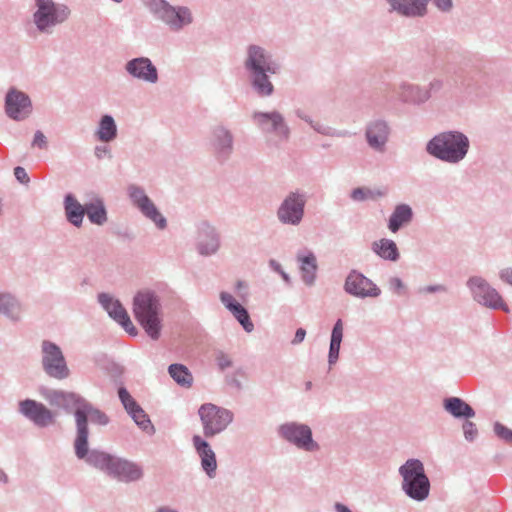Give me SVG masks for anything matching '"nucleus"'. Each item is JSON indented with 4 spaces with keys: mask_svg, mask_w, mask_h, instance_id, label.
Here are the masks:
<instances>
[{
    "mask_svg": "<svg viewBox=\"0 0 512 512\" xmlns=\"http://www.w3.org/2000/svg\"><path fill=\"white\" fill-rule=\"evenodd\" d=\"M469 141L459 132H446L435 136L427 145L433 156L451 163H456L467 154Z\"/></svg>",
    "mask_w": 512,
    "mask_h": 512,
    "instance_id": "nucleus-1",
    "label": "nucleus"
},
{
    "mask_svg": "<svg viewBox=\"0 0 512 512\" xmlns=\"http://www.w3.org/2000/svg\"><path fill=\"white\" fill-rule=\"evenodd\" d=\"M35 11L32 21L39 34L51 35L55 28L64 23L70 10L66 5L55 3L53 0H35Z\"/></svg>",
    "mask_w": 512,
    "mask_h": 512,
    "instance_id": "nucleus-2",
    "label": "nucleus"
},
{
    "mask_svg": "<svg viewBox=\"0 0 512 512\" xmlns=\"http://www.w3.org/2000/svg\"><path fill=\"white\" fill-rule=\"evenodd\" d=\"M134 315L146 333L154 340L160 336L159 303L149 291H141L134 298Z\"/></svg>",
    "mask_w": 512,
    "mask_h": 512,
    "instance_id": "nucleus-3",
    "label": "nucleus"
},
{
    "mask_svg": "<svg viewBox=\"0 0 512 512\" xmlns=\"http://www.w3.org/2000/svg\"><path fill=\"white\" fill-rule=\"evenodd\" d=\"M402 478V488L414 500L422 501L429 495L430 482L425 475L423 464L416 459L408 460L399 470Z\"/></svg>",
    "mask_w": 512,
    "mask_h": 512,
    "instance_id": "nucleus-4",
    "label": "nucleus"
},
{
    "mask_svg": "<svg viewBox=\"0 0 512 512\" xmlns=\"http://www.w3.org/2000/svg\"><path fill=\"white\" fill-rule=\"evenodd\" d=\"M40 363L43 372L52 379L65 380L71 374L62 348L51 340L40 342Z\"/></svg>",
    "mask_w": 512,
    "mask_h": 512,
    "instance_id": "nucleus-5",
    "label": "nucleus"
},
{
    "mask_svg": "<svg viewBox=\"0 0 512 512\" xmlns=\"http://www.w3.org/2000/svg\"><path fill=\"white\" fill-rule=\"evenodd\" d=\"M41 394L50 405L61 408L66 413H73L76 424L87 420L91 406L78 394L56 389H46Z\"/></svg>",
    "mask_w": 512,
    "mask_h": 512,
    "instance_id": "nucleus-6",
    "label": "nucleus"
},
{
    "mask_svg": "<svg viewBox=\"0 0 512 512\" xmlns=\"http://www.w3.org/2000/svg\"><path fill=\"white\" fill-rule=\"evenodd\" d=\"M198 414L206 437H213L219 434L225 430L233 420V414L229 410L218 407L212 403L201 405Z\"/></svg>",
    "mask_w": 512,
    "mask_h": 512,
    "instance_id": "nucleus-7",
    "label": "nucleus"
},
{
    "mask_svg": "<svg viewBox=\"0 0 512 512\" xmlns=\"http://www.w3.org/2000/svg\"><path fill=\"white\" fill-rule=\"evenodd\" d=\"M98 469L121 481H134L142 476V470L134 463L98 452Z\"/></svg>",
    "mask_w": 512,
    "mask_h": 512,
    "instance_id": "nucleus-8",
    "label": "nucleus"
},
{
    "mask_svg": "<svg viewBox=\"0 0 512 512\" xmlns=\"http://www.w3.org/2000/svg\"><path fill=\"white\" fill-rule=\"evenodd\" d=\"M4 111L10 119L24 121L33 113L32 100L24 91L10 87L4 98Z\"/></svg>",
    "mask_w": 512,
    "mask_h": 512,
    "instance_id": "nucleus-9",
    "label": "nucleus"
},
{
    "mask_svg": "<svg viewBox=\"0 0 512 512\" xmlns=\"http://www.w3.org/2000/svg\"><path fill=\"white\" fill-rule=\"evenodd\" d=\"M148 5L153 13L174 30H179L192 21L191 13L187 8H175L165 0H148Z\"/></svg>",
    "mask_w": 512,
    "mask_h": 512,
    "instance_id": "nucleus-10",
    "label": "nucleus"
},
{
    "mask_svg": "<svg viewBox=\"0 0 512 512\" xmlns=\"http://www.w3.org/2000/svg\"><path fill=\"white\" fill-rule=\"evenodd\" d=\"M63 210L67 222L76 228L82 226L85 215L92 224H96V204L92 202L81 204L72 193L64 196Z\"/></svg>",
    "mask_w": 512,
    "mask_h": 512,
    "instance_id": "nucleus-11",
    "label": "nucleus"
},
{
    "mask_svg": "<svg viewBox=\"0 0 512 512\" xmlns=\"http://www.w3.org/2000/svg\"><path fill=\"white\" fill-rule=\"evenodd\" d=\"M18 412L35 426L46 428L55 423L56 414L42 402L24 399L18 403Z\"/></svg>",
    "mask_w": 512,
    "mask_h": 512,
    "instance_id": "nucleus-12",
    "label": "nucleus"
},
{
    "mask_svg": "<svg viewBox=\"0 0 512 512\" xmlns=\"http://www.w3.org/2000/svg\"><path fill=\"white\" fill-rule=\"evenodd\" d=\"M468 285L478 302L488 307L501 308L506 312L508 311L500 294L494 288L490 287L484 279L473 277L469 280Z\"/></svg>",
    "mask_w": 512,
    "mask_h": 512,
    "instance_id": "nucleus-13",
    "label": "nucleus"
},
{
    "mask_svg": "<svg viewBox=\"0 0 512 512\" xmlns=\"http://www.w3.org/2000/svg\"><path fill=\"white\" fill-rule=\"evenodd\" d=\"M282 436L294 443L298 448L307 451L318 449V445L312 439L311 429L306 425L286 424L281 427Z\"/></svg>",
    "mask_w": 512,
    "mask_h": 512,
    "instance_id": "nucleus-14",
    "label": "nucleus"
},
{
    "mask_svg": "<svg viewBox=\"0 0 512 512\" xmlns=\"http://www.w3.org/2000/svg\"><path fill=\"white\" fill-rule=\"evenodd\" d=\"M99 302L107 311L108 315L118 322L128 334L132 336L137 335L136 327L133 325L128 313L118 300L113 299L107 294H102L99 296Z\"/></svg>",
    "mask_w": 512,
    "mask_h": 512,
    "instance_id": "nucleus-15",
    "label": "nucleus"
},
{
    "mask_svg": "<svg viewBox=\"0 0 512 512\" xmlns=\"http://www.w3.org/2000/svg\"><path fill=\"white\" fill-rule=\"evenodd\" d=\"M345 289L348 293L357 297H377L380 289L364 275L352 272L346 279Z\"/></svg>",
    "mask_w": 512,
    "mask_h": 512,
    "instance_id": "nucleus-16",
    "label": "nucleus"
},
{
    "mask_svg": "<svg viewBox=\"0 0 512 512\" xmlns=\"http://www.w3.org/2000/svg\"><path fill=\"white\" fill-rule=\"evenodd\" d=\"M77 433L74 440V451L78 460L84 461L86 464L96 467V452L89 449L88 444V422H80L76 424Z\"/></svg>",
    "mask_w": 512,
    "mask_h": 512,
    "instance_id": "nucleus-17",
    "label": "nucleus"
},
{
    "mask_svg": "<svg viewBox=\"0 0 512 512\" xmlns=\"http://www.w3.org/2000/svg\"><path fill=\"white\" fill-rule=\"evenodd\" d=\"M129 191L134 204L137 205L142 213L150 218L159 228H164L166 226L165 218L158 212L153 202L145 193L137 187H131Z\"/></svg>",
    "mask_w": 512,
    "mask_h": 512,
    "instance_id": "nucleus-18",
    "label": "nucleus"
},
{
    "mask_svg": "<svg viewBox=\"0 0 512 512\" xmlns=\"http://www.w3.org/2000/svg\"><path fill=\"white\" fill-rule=\"evenodd\" d=\"M0 315L10 322L18 323L24 316V305L13 293L0 291Z\"/></svg>",
    "mask_w": 512,
    "mask_h": 512,
    "instance_id": "nucleus-19",
    "label": "nucleus"
},
{
    "mask_svg": "<svg viewBox=\"0 0 512 512\" xmlns=\"http://www.w3.org/2000/svg\"><path fill=\"white\" fill-rule=\"evenodd\" d=\"M304 200L296 194L289 195L281 205L278 216L284 223L297 224L303 216Z\"/></svg>",
    "mask_w": 512,
    "mask_h": 512,
    "instance_id": "nucleus-20",
    "label": "nucleus"
},
{
    "mask_svg": "<svg viewBox=\"0 0 512 512\" xmlns=\"http://www.w3.org/2000/svg\"><path fill=\"white\" fill-rule=\"evenodd\" d=\"M194 448L201 459V467L209 477H214L217 469L216 455L208 442L203 440L199 435H195L192 439Z\"/></svg>",
    "mask_w": 512,
    "mask_h": 512,
    "instance_id": "nucleus-21",
    "label": "nucleus"
},
{
    "mask_svg": "<svg viewBox=\"0 0 512 512\" xmlns=\"http://www.w3.org/2000/svg\"><path fill=\"white\" fill-rule=\"evenodd\" d=\"M126 70L133 76L143 81L155 83L158 79L157 69L150 59L141 57L129 61Z\"/></svg>",
    "mask_w": 512,
    "mask_h": 512,
    "instance_id": "nucleus-22",
    "label": "nucleus"
},
{
    "mask_svg": "<svg viewBox=\"0 0 512 512\" xmlns=\"http://www.w3.org/2000/svg\"><path fill=\"white\" fill-rule=\"evenodd\" d=\"M393 10L405 16H423L429 0H387Z\"/></svg>",
    "mask_w": 512,
    "mask_h": 512,
    "instance_id": "nucleus-23",
    "label": "nucleus"
},
{
    "mask_svg": "<svg viewBox=\"0 0 512 512\" xmlns=\"http://www.w3.org/2000/svg\"><path fill=\"white\" fill-rule=\"evenodd\" d=\"M220 298L222 303L226 306L227 309L231 311V313L239 321L243 328L247 332H251L254 328V325L250 321V317L246 309L242 305L237 303L233 296L229 293L222 292Z\"/></svg>",
    "mask_w": 512,
    "mask_h": 512,
    "instance_id": "nucleus-24",
    "label": "nucleus"
},
{
    "mask_svg": "<svg viewBox=\"0 0 512 512\" xmlns=\"http://www.w3.org/2000/svg\"><path fill=\"white\" fill-rule=\"evenodd\" d=\"M246 65L254 73L269 72L274 74L277 71V68L275 66L268 63L264 51L257 46H251L249 48Z\"/></svg>",
    "mask_w": 512,
    "mask_h": 512,
    "instance_id": "nucleus-25",
    "label": "nucleus"
},
{
    "mask_svg": "<svg viewBox=\"0 0 512 512\" xmlns=\"http://www.w3.org/2000/svg\"><path fill=\"white\" fill-rule=\"evenodd\" d=\"M389 130L384 122H374L372 123L367 131L366 137L369 145L376 150H382L383 146L387 142Z\"/></svg>",
    "mask_w": 512,
    "mask_h": 512,
    "instance_id": "nucleus-26",
    "label": "nucleus"
},
{
    "mask_svg": "<svg viewBox=\"0 0 512 512\" xmlns=\"http://www.w3.org/2000/svg\"><path fill=\"white\" fill-rule=\"evenodd\" d=\"M255 117L258 123L265 131H277L283 136H287L288 129L283 122V118L279 113H259Z\"/></svg>",
    "mask_w": 512,
    "mask_h": 512,
    "instance_id": "nucleus-27",
    "label": "nucleus"
},
{
    "mask_svg": "<svg viewBox=\"0 0 512 512\" xmlns=\"http://www.w3.org/2000/svg\"><path fill=\"white\" fill-rule=\"evenodd\" d=\"M444 408L446 411H448L451 415L454 417L460 418V417H466L471 418L474 417L475 412L471 408L470 405H468L466 402H464L462 399L458 397H451L444 401Z\"/></svg>",
    "mask_w": 512,
    "mask_h": 512,
    "instance_id": "nucleus-28",
    "label": "nucleus"
},
{
    "mask_svg": "<svg viewBox=\"0 0 512 512\" xmlns=\"http://www.w3.org/2000/svg\"><path fill=\"white\" fill-rule=\"evenodd\" d=\"M412 218V210L407 205H399L394 210L393 214L389 219V229L395 233L399 228L410 222Z\"/></svg>",
    "mask_w": 512,
    "mask_h": 512,
    "instance_id": "nucleus-29",
    "label": "nucleus"
},
{
    "mask_svg": "<svg viewBox=\"0 0 512 512\" xmlns=\"http://www.w3.org/2000/svg\"><path fill=\"white\" fill-rule=\"evenodd\" d=\"M343 338V322L339 319L332 330L331 342L329 349V363L333 364L337 361L339 356L340 345Z\"/></svg>",
    "mask_w": 512,
    "mask_h": 512,
    "instance_id": "nucleus-30",
    "label": "nucleus"
},
{
    "mask_svg": "<svg viewBox=\"0 0 512 512\" xmlns=\"http://www.w3.org/2000/svg\"><path fill=\"white\" fill-rule=\"evenodd\" d=\"M373 250L382 258L395 261L399 253L394 241L389 239H381L374 242Z\"/></svg>",
    "mask_w": 512,
    "mask_h": 512,
    "instance_id": "nucleus-31",
    "label": "nucleus"
},
{
    "mask_svg": "<svg viewBox=\"0 0 512 512\" xmlns=\"http://www.w3.org/2000/svg\"><path fill=\"white\" fill-rule=\"evenodd\" d=\"M117 127L111 116L102 117L98 129V138L104 142H109L116 137Z\"/></svg>",
    "mask_w": 512,
    "mask_h": 512,
    "instance_id": "nucleus-32",
    "label": "nucleus"
},
{
    "mask_svg": "<svg viewBox=\"0 0 512 512\" xmlns=\"http://www.w3.org/2000/svg\"><path fill=\"white\" fill-rule=\"evenodd\" d=\"M170 376L180 385L190 387L193 377L187 367L181 364H172L169 366Z\"/></svg>",
    "mask_w": 512,
    "mask_h": 512,
    "instance_id": "nucleus-33",
    "label": "nucleus"
},
{
    "mask_svg": "<svg viewBox=\"0 0 512 512\" xmlns=\"http://www.w3.org/2000/svg\"><path fill=\"white\" fill-rule=\"evenodd\" d=\"M301 261V271L303 275V279L306 283L311 284L315 278L316 273V259L314 255L309 254L304 257H300Z\"/></svg>",
    "mask_w": 512,
    "mask_h": 512,
    "instance_id": "nucleus-34",
    "label": "nucleus"
},
{
    "mask_svg": "<svg viewBox=\"0 0 512 512\" xmlns=\"http://www.w3.org/2000/svg\"><path fill=\"white\" fill-rule=\"evenodd\" d=\"M266 73L267 72L254 73V85L262 95H269L273 91V85L268 80Z\"/></svg>",
    "mask_w": 512,
    "mask_h": 512,
    "instance_id": "nucleus-35",
    "label": "nucleus"
},
{
    "mask_svg": "<svg viewBox=\"0 0 512 512\" xmlns=\"http://www.w3.org/2000/svg\"><path fill=\"white\" fill-rule=\"evenodd\" d=\"M384 194L385 192L383 191H373L368 188H356L353 190L351 197L355 201H363L367 199H376Z\"/></svg>",
    "mask_w": 512,
    "mask_h": 512,
    "instance_id": "nucleus-36",
    "label": "nucleus"
},
{
    "mask_svg": "<svg viewBox=\"0 0 512 512\" xmlns=\"http://www.w3.org/2000/svg\"><path fill=\"white\" fill-rule=\"evenodd\" d=\"M129 415L133 418L135 423L142 429L146 430L151 426V422L145 414L144 410L138 406L133 411H130Z\"/></svg>",
    "mask_w": 512,
    "mask_h": 512,
    "instance_id": "nucleus-37",
    "label": "nucleus"
},
{
    "mask_svg": "<svg viewBox=\"0 0 512 512\" xmlns=\"http://www.w3.org/2000/svg\"><path fill=\"white\" fill-rule=\"evenodd\" d=\"M118 395L128 414L130 413V411H133L135 408H138L139 405L125 388H120L118 391Z\"/></svg>",
    "mask_w": 512,
    "mask_h": 512,
    "instance_id": "nucleus-38",
    "label": "nucleus"
},
{
    "mask_svg": "<svg viewBox=\"0 0 512 512\" xmlns=\"http://www.w3.org/2000/svg\"><path fill=\"white\" fill-rule=\"evenodd\" d=\"M31 146L39 149H46L48 147L47 137L44 135L42 131L37 130L34 133Z\"/></svg>",
    "mask_w": 512,
    "mask_h": 512,
    "instance_id": "nucleus-39",
    "label": "nucleus"
},
{
    "mask_svg": "<svg viewBox=\"0 0 512 512\" xmlns=\"http://www.w3.org/2000/svg\"><path fill=\"white\" fill-rule=\"evenodd\" d=\"M218 249V240L214 237H211L208 241L207 245H204L202 242L199 245V250L201 254L209 255L214 253Z\"/></svg>",
    "mask_w": 512,
    "mask_h": 512,
    "instance_id": "nucleus-40",
    "label": "nucleus"
},
{
    "mask_svg": "<svg viewBox=\"0 0 512 512\" xmlns=\"http://www.w3.org/2000/svg\"><path fill=\"white\" fill-rule=\"evenodd\" d=\"M463 431H464L465 438L469 441L474 440L475 437L477 436V432H478L476 425L471 421H466L463 424Z\"/></svg>",
    "mask_w": 512,
    "mask_h": 512,
    "instance_id": "nucleus-41",
    "label": "nucleus"
},
{
    "mask_svg": "<svg viewBox=\"0 0 512 512\" xmlns=\"http://www.w3.org/2000/svg\"><path fill=\"white\" fill-rule=\"evenodd\" d=\"M495 433L505 440L512 442V431L502 424L496 423L494 426Z\"/></svg>",
    "mask_w": 512,
    "mask_h": 512,
    "instance_id": "nucleus-42",
    "label": "nucleus"
},
{
    "mask_svg": "<svg viewBox=\"0 0 512 512\" xmlns=\"http://www.w3.org/2000/svg\"><path fill=\"white\" fill-rule=\"evenodd\" d=\"M14 176L22 184H28L30 181L25 168L21 166H17L14 168Z\"/></svg>",
    "mask_w": 512,
    "mask_h": 512,
    "instance_id": "nucleus-43",
    "label": "nucleus"
},
{
    "mask_svg": "<svg viewBox=\"0 0 512 512\" xmlns=\"http://www.w3.org/2000/svg\"><path fill=\"white\" fill-rule=\"evenodd\" d=\"M217 137L219 138V140L221 141V143L223 144V146L225 147H230L231 146V136L229 134L228 131L220 128L217 130Z\"/></svg>",
    "mask_w": 512,
    "mask_h": 512,
    "instance_id": "nucleus-44",
    "label": "nucleus"
},
{
    "mask_svg": "<svg viewBox=\"0 0 512 512\" xmlns=\"http://www.w3.org/2000/svg\"><path fill=\"white\" fill-rule=\"evenodd\" d=\"M217 363H218V366L220 367V369H225L229 366H231V359L227 356V355H224V354H220L218 357H217Z\"/></svg>",
    "mask_w": 512,
    "mask_h": 512,
    "instance_id": "nucleus-45",
    "label": "nucleus"
},
{
    "mask_svg": "<svg viewBox=\"0 0 512 512\" xmlns=\"http://www.w3.org/2000/svg\"><path fill=\"white\" fill-rule=\"evenodd\" d=\"M500 277L503 281L512 285V268H506L501 271Z\"/></svg>",
    "mask_w": 512,
    "mask_h": 512,
    "instance_id": "nucleus-46",
    "label": "nucleus"
},
{
    "mask_svg": "<svg viewBox=\"0 0 512 512\" xmlns=\"http://www.w3.org/2000/svg\"><path fill=\"white\" fill-rule=\"evenodd\" d=\"M107 219L106 211L103 205L98 201V225H101Z\"/></svg>",
    "mask_w": 512,
    "mask_h": 512,
    "instance_id": "nucleus-47",
    "label": "nucleus"
},
{
    "mask_svg": "<svg viewBox=\"0 0 512 512\" xmlns=\"http://www.w3.org/2000/svg\"><path fill=\"white\" fill-rule=\"evenodd\" d=\"M305 335H306V331L303 329V328H299L296 333H295V337L293 339V343L294 344H298V343H301L304 338H305Z\"/></svg>",
    "mask_w": 512,
    "mask_h": 512,
    "instance_id": "nucleus-48",
    "label": "nucleus"
},
{
    "mask_svg": "<svg viewBox=\"0 0 512 512\" xmlns=\"http://www.w3.org/2000/svg\"><path fill=\"white\" fill-rule=\"evenodd\" d=\"M435 4L438 8L442 10H448L452 6L451 0H435Z\"/></svg>",
    "mask_w": 512,
    "mask_h": 512,
    "instance_id": "nucleus-49",
    "label": "nucleus"
},
{
    "mask_svg": "<svg viewBox=\"0 0 512 512\" xmlns=\"http://www.w3.org/2000/svg\"><path fill=\"white\" fill-rule=\"evenodd\" d=\"M391 286L394 288V290L399 293L403 289V283L399 278H392L391 279Z\"/></svg>",
    "mask_w": 512,
    "mask_h": 512,
    "instance_id": "nucleus-50",
    "label": "nucleus"
},
{
    "mask_svg": "<svg viewBox=\"0 0 512 512\" xmlns=\"http://www.w3.org/2000/svg\"><path fill=\"white\" fill-rule=\"evenodd\" d=\"M9 483V477L7 473L0 467V485H6Z\"/></svg>",
    "mask_w": 512,
    "mask_h": 512,
    "instance_id": "nucleus-51",
    "label": "nucleus"
},
{
    "mask_svg": "<svg viewBox=\"0 0 512 512\" xmlns=\"http://www.w3.org/2000/svg\"><path fill=\"white\" fill-rule=\"evenodd\" d=\"M336 510L338 512H351L346 506L342 505V504H336Z\"/></svg>",
    "mask_w": 512,
    "mask_h": 512,
    "instance_id": "nucleus-52",
    "label": "nucleus"
},
{
    "mask_svg": "<svg viewBox=\"0 0 512 512\" xmlns=\"http://www.w3.org/2000/svg\"><path fill=\"white\" fill-rule=\"evenodd\" d=\"M107 423V417L104 414H100L98 412V424H106Z\"/></svg>",
    "mask_w": 512,
    "mask_h": 512,
    "instance_id": "nucleus-53",
    "label": "nucleus"
},
{
    "mask_svg": "<svg viewBox=\"0 0 512 512\" xmlns=\"http://www.w3.org/2000/svg\"><path fill=\"white\" fill-rule=\"evenodd\" d=\"M157 512H176V511L171 510L169 508H160Z\"/></svg>",
    "mask_w": 512,
    "mask_h": 512,
    "instance_id": "nucleus-54",
    "label": "nucleus"
},
{
    "mask_svg": "<svg viewBox=\"0 0 512 512\" xmlns=\"http://www.w3.org/2000/svg\"><path fill=\"white\" fill-rule=\"evenodd\" d=\"M86 284H87V281H86V279H84V280L82 281V283H81V286L83 287V286H84V285H86Z\"/></svg>",
    "mask_w": 512,
    "mask_h": 512,
    "instance_id": "nucleus-55",
    "label": "nucleus"
},
{
    "mask_svg": "<svg viewBox=\"0 0 512 512\" xmlns=\"http://www.w3.org/2000/svg\"><path fill=\"white\" fill-rule=\"evenodd\" d=\"M282 275H283V278H284L285 280H287V279H288L287 275H286L284 272H282Z\"/></svg>",
    "mask_w": 512,
    "mask_h": 512,
    "instance_id": "nucleus-56",
    "label": "nucleus"
},
{
    "mask_svg": "<svg viewBox=\"0 0 512 512\" xmlns=\"http://www.w3.org/2000/svg\"><path fill=\"white\" fill-rule=\"evenodd\" d=\"M427 290H428V291H430V292H432V291H434L435 289H434V288H428Z\"/></svg>",
    "mask_w": 512,
    "mask_h": 512,
    "instance_id": "nucleus-57",
    "label": "nucleus"
}]
</instances>
